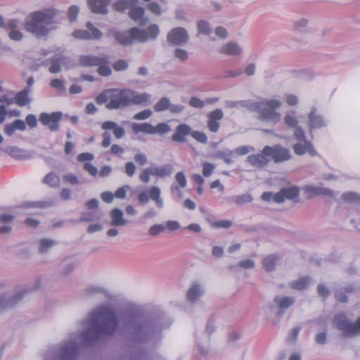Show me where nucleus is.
<instances>
[{
    "mask_svg": "<svg viewBox=\"0 0 360 360\" xmlns=\"http://www.w3.org/2000/svg\"><path fill=\"white\" fill-rule=\"evenodd\" d=\"M164 318L162 312L146 316L139 307H130L120 316V331L131 344L154 347L162 338Z\"/></svg>",
    "mask_w": 360,
    "mask_h": 360,
    "instance_id": "f257e3e1",
    "label": "nucleus"
},
{
    "mask_svg": "<svg viewBox=\"0 0 360 360\" xmlns=\"http://www.w3.org/2000/svg\"><path fill=\"white\" fill-rule=\"evenodd\" d=\"M118 323L115 309L110 304H101L89 313L88 327L79 334V338L84 345H93L101 338L112 335Z\"/></svg>",
    "mask_w": 360,
    "mask_h": 360,
    "instance_id": "f03ea898",
    "label": "nucleus"
},
{
    "mask_svg": "<svg viewBox=\"0 0 360 360\" xmlns=\"http://www.w3.org/2000/svg\"><path fill=\"white\" fill-rule=\"evenodd\" d=\"M58 13L57 9L51 8L33 12L25 21V30L37 37L47 36L57 27Z\"/></svg>",
    "mask_w": 360,
    "mask_h": 360,
    "instance_id": "7ed1b4c3",
    "label": "nucleus"
},
{
    "mask_svg": "<svg viewBox=\"0 0 360 360\" xmlns=\"http://www.w3.org/2000/svg\"><path fill=\"white\" fill-rule=\"evenodd\" d=\"M160 30L157 25H151L147 30L132 27L128 31H119L112 29L108 31V35L113 37L115 41L124 46H130L135 41L145 43L155 39L159 35Z\"/></svg>",
    "mask_w": 360,
    "mask_h": 360,
    "instance_id": "20e7f679",
    "label": "nucleus"
},
{
    "mask_svg": "<svg viewBox=\"0 0 360 360\" xmlns=\"http://www.w3.org/2000/svg\"><path fill=\"white\" fill-rule=\"evenodd\" d=\"M282 105L278 99H264L259 102H250L248 110L258 113L261 120L278 123L281 119V114L276 111Z\"/></svg>",
    "mask_w": 360,
    "mask_h": 360,
    "instance_id": "39448f33",
    "label": "nucleus"
},
{
    "mask_svg": "<svg viewBox=\"0 0 360 360\" xmlns=\"http://www.w3.org/2000/svg\"><path fill=\"white\" fill-rule=\"evenodd\" d=\"M79 345L77 338L70 337L51 349L44 360H77L79 356Z\"/></svg>",
    "mask_w": 360,
    "mask_h": 360,
    "instance_id": "423d86ee",
    "label": "nucleus"
},
{
    "mask_svg": "<svg viewBox=\"0 0 360 360\" xmlns=\"http://www.w3.org/2000/svg\"><path fill=\"white\" fill-rule=\"evenodd\" d=\"M40 281L37 280L32 287L24 288L16 292L0 293V311L17 305L29 292L39 289Z\"/></svg>",
    "mask_w": 360,
    "mask_h": 360,
    "instance_id": "0eeeda50",
    "label": "nucleus"
},
{
    "mask_svg": "<svg viewBox=\"0 0 360 360\" xmlns=\"http://www.w3.org/2000/svg\"><path fill=\"white\" fill-rule=\"evenodd\" d=\"M333 326L342 331L346 338L360 335V316L354 322L344 314H336L333 321Z\"/></svg>",
    "mask_w": 360,
    "mask_h": 360,
    "instance_id": "6e6552de",
    "label": "nucleus"
},
{
    "mask_svg": "<svg viewBox=\"0 0 360 360\" xmlns=\"http://www.w3.org/2000/svg\"><path fill=\"white\" fill-rule=\"evenodd\" d=\"M122 125L129 124L134 133H139L143 132L146 134H166L169 133L171 131L170 126L167 123H159L156 126H153L150 123L144 122V123H135V122H129L128 121L122 122Z\"/></svg>",
    "mask_w": 360,
    "mask_h": 360,
    "instance_id": "1a4fd4ad",
    "label": "nucleus"
},
{
    "mask_svg": "<svg viewBox=\"0 0 360 360\" xmlns=\"http://www.w3.org/2000/svg\"><path fill=\"white\" fill-rule=\"evenodd\" d=\"M129 89H112L110 101L105 105L108 110L123 109L129 106Z\"/></svg>",
    "mask_w": 360,
    "mask_h": 360,
    "instance_id": "9d476101",
    "label": "nucleus"
},
{
    "mask_svg": "<svg viewBox=\"0 0 360 360\" xmlns=\"http://www.w3.org/2000/svg\"><path fill=\"white\" fill-rule=\"evenodd\" d=\"M263 153L268 155V157L271 158L275 163L283 162L290 160L292 158L289 149L281 145L266 146L263 148Z\"/></svg>",
    "mask_w": 360,
    "mask_h": 360,
    "instance_id": "9b49d317",
    "label": "nucleus"
},
{
    "mask_svg": "<svg viewBox=\"0 0 360 360\" xmlns=\"http://www.w3.org/2000/svg\"><path fill=\"white\" fill-rule=\"evenodd\" d=\"M62 116L61 112H41L39 116V122L47 127L52 132H56L59 129V122Z\"/></svg>",
    "mask_w": 360,
    "mask_h": 360,
    "instance_id": "f8f14e48",
    "label": "nucleus"
},
{
    "mask_svg": "<svg viewBox=\"0 0 360 360\" xmlns=\"http://www.w3.org/2000/svg\"><path fill=\"white\" fill-rule=\"evenodd\" d=\"M189 39V36L186 29L177 27L172 29L167 34V40L172 46H184Z\"/></svg>",
    "mask_w": 360,
    "mask_h": 360,
    "instance_id": "ddd939ff",
    "label": "nucleus"
},
{
    "mask_svg": "<svg viewBox=\"0 0 360 360\" xmlns=\"http://www.w3.org/2000/svg\"><path fill=\"white\" fill-rule=\"evenodd\" d=\"M297 142L293 145L294 153L297 155L308 153L310 156H316V151L311 142L307 141L305 136H297Z\"/></svg>",
    "mask_w": 360,
    "mask_h": 360,
    "instance_id": "4468645a",
    "label": "nucleus"
},
{
    "mask_svg": "<svg viewBox=\"0 0 360 360\" xmlns=\"http://www.w3.org/2000/svg\"><path fill=\"white\" fill-rule=\"evenodd\" d=\"M223 117L224 112L220 108H217L207 114V127L212 133H216L218 131L220 127V121Z\"/></svg>",
    "mask_w": 360,
    "mask_h": 360,
    "instance_id": "2eb2a0df",
    "label": "nucleus"
},
{
    "mask_svg": "<svg viewBox=\"0 0 360 360\" xmlns=\"http://www.w3.org/2000/svg\"><path fill=\"white\" fill-rule=\"evenodd\" d=\"M300 195V189L296 186L283 188L274 196V201L282 203L285 199L293 200Z\"/></svg>",
    "mask_w": 360,
    "mask_h": 360,
    "instance_id": "dca6fc26",
    "label": "nucleus"
},
{
    "mask_svg": "<svg viewBox=\"0 0 360 360\" xmlns=\"http://www.w3.org/2000/svg\"><path fill=\"white\" fill-rule=\"evenodd\" d=\"M308 127L311 131L314 129H321L327 125L323 117L317 112L316 108H313L308 114Z\"/></svg>",
    "mask_w": 360,
    "mask_h": 360,
    "instance_id": "f3484780",
    "label": "nucleus"
},
{
    "mask_svg": "<svg viewBox=\"0 0 360 360\" xmlns=\"http://www.w3.org/2000/svg\"><path fill=\"white\" fill-rule=\"evenodd\" d=\"M109 57L107 55L100 56H82L79 58V63L84 67L98 66L102 64H108Z\"/></svg>",
    "mask_w": 360,
    "mask_h": 360,
    "instance_id": "a211bd4d",
    "label": "nucleus"
},
{
    "mask_svg": "<svg viewBox=\"0 0 360 360\" xmlns=\"http://www.w3.org/2000/svg\"><path fill=\"white\" fill-rule=\"evenodd\" d=\"M129 106L131 105H148L151 103V95L148 93L140 94L129 89Z\"/></svg>",
    "mask_w": 360,
    "mask_h": 360,
    "instance_id": "6ab92c4d",
    "label": "nucleus"
},
{
    "mask_svg": "<svg viewBox=\"0 0 360 360\" xmlns=\"http://www.w3.org/2000/svg\"><path fill=\"white\" fill-rule=\"evenodd\" d=\"M295 302V297L291 296L276 295L274 298V303L279 310L278 315L283 314L287 309L294 304Z\"/></svg>",
    "mask_w": 360,
    "mask_h": 360,
    "instance_id": "aec40b11",
    "label": "nucleus"
},
{
    "mask_svg": "<svg viewBox=\"0 0 360 360\" xmlns=\"http://www.w3.org/2000/svg\"><path fill=\"white\" fill-rule=\"evenodd\" d=\"M283 121L287 127L295 129L294 135H304L302 129L299 125L295 110L288 112L284 116Z\"/></svg>",
    "mask_w": 360,
    "mask_h": 360,
    "instance_id": "412c9836",
    "label": "nucleus"
},
{
    "mask_svg": "<svg viewBox=\"0 0 360 360\" xmlns=\"http://www.w3.org/2000/svg\"><path fill=\"white\" fill-rule=\"evenodd\" d=\"M219 52L226 56H238L243 53V49L236 42L229 41L221 46Z\"/></svg>",
    "mask_w": 360,
    "mask_h": 360,
    "instance_id": "4be33fe9",
    "label": "nucleus"
},
{
    "mask_svg": "<svg viewBox=\"0 0 360 360\" xmlns=\"http://www.w3.org/2000/svg\"><path fill=\"white\" fill-rule=\"evenodd\" d=\"M145 10L142 7L138 6L136 5L134 6H131L129 11V15L134 21H139V23L141 25H145L148 22V18L147 17H144Z\"/></svg>",
    "mask_w": 360,
    "mask_h": 360,
    "instance_id": "5701e85b",
    "label": "nucleus"
},
{
    "mask_svg": "<svg viewBox=\"0 0 360 360\" xmlns=\"http://www.w3.org/2000/svg\"><path fill=\"white\" fill-rule=\"evenodd\" d=\"M91 11L97 14H106L110 0H87Z\"/></svg>",
    "mask_w": 360,
    "mask_h": 360,
    "instance_id": "b1692460",
    "label": "nucleus"
},
{
    "mask_svg": "<svg viewBox=\"0 0 360 360\" xmlns=\"http://www.w3.org/2000/svg\"><path fill=\"white\" fill-rule=\"evenodd\" d=\"M268 158V155H264L262 150L261 154L249 155L247 158V162L255 167L263 168L266 167L269 162Z\"/></svg>",
    "mask_w": 360,
    "mask_h": 360,
    "instance_id": "393cba45",
    "label": "nucleus"
},
{
    "mask_svg": "<svg viewBox=\"0 0 360 360\" xmlns=\"http://www.w3.org/2000/svg\"><path fill=\"white\" fill-rule=\"evenodd\" d=\"M1 150L10 155L11 157L19 160H25L31 157L30 152L17 146H6L4 148H1Z\"/></svg>",
    "mask_w": 360,
    "mask_h": 360,
    "instance_id": "a878e982",
    "label": "nucleus"
},
{
    "mask_svg": "<svg viewBox=\"0 0 360 360\" xmlns=\"http://www.w3.org/2000/svg\"><path fill=\"white\" fill-rule=\"evenodd\" d=\"M60 269V274L62 276L66 277L70 276L75 270L76 264L72 257H65L59 264Z\"/></svg>",
    "mask_w": 360,
    "mask_h": 360,
    "instance_id": "bb28decb",
    "label": "nucleus"
},
{
    "mask_svg": "<svg viewBox=\"0 0 360 360\" xmlns=\"http://www.w3.org/2000/svg\"><path fill=\"white\" fill-rule=\"evenodd\" d=\"M303 190L306 193H311L316 195L328 196L330 198H335V193L330 188L316 186L311 185L305 186Z\"/></svg>",
    "mask_w": 360,
    "mask_h": 360,
    "instance_id": "cd10ccee",
    "label": "nucleus"
},
{
    "mask_svg": "<svg viewBox=\"0 0 360 360\" xmlns=\"http://www.w3.org/2000/svg\"><path fill=\"white\" fill-rule=\"evenodd\" d=\"M122 210L118 208L112 209L110 212L111 219L110 225L112 226H124L127 224V220L124 218Z\"/></svg>",
    "mask_w": 360,
    "mask_h": 360,
    "instance_id": "c85d7f7f",
    "label": "nucleus"
},
{
    "mask_svg": "<svg viewBox=\"0 0 360 360\" xmlns=\"http://www.w3.org/2000/svg\"><path fill=\"white\" fill-rule=\"evenodd\" d=\"M101 128L105 131H112L115 136H123L126 133L125 129L122 126H119L116 122L112 121H106L103 122L101 125Z\"/></svg>",
    "mask_w": 360,
    "mask_h": 360,
    "instance_id": "c756f323",
    "label": "nucleus"
},
{
    "mask_svg": "<svg viewBox=\"0 0 360 360\" xmlns=\"http://www.w3.org/2000/svg\"><path fill=\"white\" fill-rule=\"evenodd\" d=\"M203 292L204 290L199 283H193L187 292V299L190 302H195Z\"/></svg>",
    "mask_w": 360,
    "mask_h": 360,
    "instance_id": "7c9ffc66",
    "label": "nucleus"
},
{
    "mask_svg": "<svg viewBox=\"0 0 360 360\" xmlns=\"http://www.w3.org/2000/svg\"><path fill=\"white\" fill-rule=\"evenodd\" d=\"M139 0H117L112 4V6L116 11L124 12L131 6L139 5Z\"/></svg>",
    "mask_w": 360,
    "mask_h": 360,
    "instance_id": "2f4dec72",
    "label": "nucleus"
},
{
    "mask_svg": "<svg viewBox=\"0 0 360 360\" xmlns=\"http://www.w3.org/2000/svg\"><path fill=\"white\" fill-rule=\"evenodd\" d=\"M31 92L30 88H25L19 91L15 97V102L20 106H25L31 102L29 94Z\"/></svg>",
    "mask_w": 360,
    "mask_h": 360,
    "instance_id": "473e14b6",
    "label": "nucleus"
},
{
    "mask_svg": "<svg viewBox=\"0 0 360 360\" xmlns=\"http://www.w3.org/2000/svg\"><path fill=\"white\" fill-rule=\"evenodd\" d=\"M149 199L153 200L158 208H162L164 203L160 198V189L158 186H153L149 190Z\"/></svg>",
    "mask_w": 360,
    "mask_h": 360,
    "instance_id": "72a5a7b5",
    "label": "nucleus"
},
{
    "mask_svg": "<svg viewBox=\"0 0 360 360\" xmlns=\"http://www.w3.org/2000/svg\"><path fill=\"white\" fill-rule=\"evenodd\" d=\"M278 257L275 255H270L263 259V267L268 271H272L275 269Z\"/></svg>",
    "mask_w": 360,
    "mask_h": 360,
    "instance_id": "f704fd0d",
    "label": "nucleus"
},
{
    "mask_svg": "<svg viewBox=\"0 0 360 360\" xmlns=\"http://www.w3.org/2000/svg\"><path fill=\"white\" fill-rule=\"evenodd\" d=\"M205 135L200 131H192L191 128L186 124H180L176 127V133L173 135Z\"/></svg>",
    "mask_w": 360,
    "mask_h": 360,
    "instance_id": "c9c22d12",
    "label": "nucleus"
},
{
    "mask_svg": "<svg viewBox=\"0 0 360 360\" xmlns=\"http://www.w3.org/2000/svg\"><path fill=\"white\" fill-rule=\"evenodd\" d=\"M57 242L50 238H42L39 242V252L41 254H46L48 251L53 247Z\"/></svg>",
    "mask_w": 360,
    "mask_h": 360,
    "instance_id": "e433bc0d",
    "label": "nucleus"
},
{
    "mask_svg": "<svg viewBox=\"0 0 360 360\" xmlns=\"http://www.w3.org/2000/svg\"><path fill=\"white\" fill-rule=\"evenodd\" d=\"M46 204L47 203L46 202H37V201L26 202H24L22 204H20V205L15 206V207L6 208L5 210L10 211L11 212H14V210L18 209V208L27 209V208H31V207H44L46 206Z\"/></svg>",
    "mask_w": 360,
    "mask_h": 360,
    "instance_id": "4c0bfd02",
    "label": "nucleus"
},
{
    "mask_svg": "<svg viewBox=\"0 0 360 360\" xmlns=\"http://www.w3.org/2000/svg\"><path fill=\"white\" fill-rule=\"evenodd\" d=\"M63 57L61 56H53L50 58V63L51 65L49 67V72L53 74L58 73L62 70L60 63L62 61Z\"/></svg>",
    "mask_w": 360,
    "mask_h": 360,
    "instance_id": "58836bf2",
    "label": "nucleus"
},
{
    "mask_svg": "<svg viewBox=\"0 0 360 360\" xmlns=\"http://www.w3.org/2000/svg\"><path fill=\"white\" fill-rule=\"evenodd\" d=\"M209 342L210 340L208 338H199L197 341V347L199 353L202 356H206L209 352Z\"/></svg>",
    "mask_w": 360,
    "mask_h": 360,
    "instance_id": "ea45409f",
    "label": "nucleus"
},
{
    "mask_svg": "<svg viewBox=\"0 0 360 360\" xmlns=\"http://www.w3.org/2000/svg\"><path fill=\"white\" fill-rule=\"evenodd\" d=\"M310 278L309 277H302L290 283V286L295 290H302L307 288Z\"/></svg>",
    "mask_w": 360,
    "mask_h": 360,
    "instance_id": "a19ab883",
    "label": "nucleus"
},
{
    "mask_svg": "<svg viewBox=\"0 0 360 360\" xmlns=\"http://www.w3.org/2000/svg\"><path fill=\"white\" fill-rule=\"evenodd\" d=\"M231 200L236 205H243L251 202L253 200V197L250 193H244L233 196Z\"/></svg>",
    "mask_w": 360,
    "mask_h": 360,
    "instance_id": "79ce46f5",
    "label": "nucleus"
},
{
    "mask_svg": "<svg viewBox=\"0 0 360 360\" xmlns=\"http://www.w3.org/2000/svg\"><path fill=\"white\" fill-rule=\"evenodd\" d=\"M42 182L48 184L51 187H58L59 186L60 179L57 174L50 172L43 179Z\"/></svg>",
    "mask_w": 360,
    "mask_h": 360,
    "instance_id": "37998d69",
    "label": "nucleus"
},
{
    "mask_svg": "<svg viewBox=\"0 0 360 360\" xmlns=\"http://www.w3.org/2000/svg\"><path fill=\"white\" fill-rule=\"evenodd\" d=\"M342 200L346 203L360 204V195L354 192H346L342 195Z\"/></svg>",
    "mask_w": 360,
    "mask_h": 360,
    "instance_id": "c03bdc74",
    "label": "nucleus"
},
{
    "mask_svg": "<svg viewBox=\"0 0 360 360\" xmlns=\"http://www.w3.org/2000/svg\"><path fill=\"white\" fill-rule=\"evenodd\" d=\"M86 293L89 296L103 295L104 297H107L109 295L108 291L105 288L100 286H90L86 289Z\"/></svg>",
    "mask_w": 360,
    "mask_h": 360,
    "instance_id": "a18cd8bd",
    "label": "nucleus"
},
{
    "mask_svg": "<svg viewBox=\"0 0 360 360\" xmlns=\"http://www.w3.org/2000/svg\"><path fill=\"white\" fill-rule=\"evenodd\" d=\"M170 107V100L167 97H162L154 105L155 112H162L169 110Z\"/></svg>",
    "mask_w": 360,
    "mask_h": 360,
    "instance_id": "49530a36",
    "label": "nucleus"
},
{
    "mask_svg": "<svg viewBox=\"0 0 360 360\" xmlns=\"http://www.w3.org/2000/svg\"><path fill=\"white\" fill-rule=\"evenodd\" d=\"M111 90L112 89H106L100 93L95 98L96 103L98 105L107 104L110 101Z\"/></svg>",
    "mask_w": 360,
    "mask_h": 360,
    "instance_id": "de8ad7c7",
    "label": "nucleus"
},
{
    "mask_svg": "<svg viewBox=\"0 0 360 360\" xmlns=\"http://www.w3.org/2000/svg\"><path fill=\"white\" fill-rule=\"evenodd\" d=\"M309 20L307 18H300L293 22V28L295 31L303 32L307 30Z\"/></svg>",
    "mask_w": 360,
    "mask_h": 360,
    "instance_id": "09e8293b",
    "label": "nucleus"
},
{
    "mask_svg": "<svg viewBox=\"0 0 360 360\" xmlns=\"http://www.w3.org/2000/svg\"><path fill=\"white\" fill-rule=\"evenodd\" d=\"M207 221L211 224V226L216 229H229L232 226V221L229 220H220L212 221L209 217L207 218Z\"/></svg>",
    "mask_w": 360,
    "mask_h": 360,
    "instance_id": "8fccbe9b",
    "label": "nucleus"
},
{
    "mask_svg": "<svg viewBox=\"0 0 360 360\" xmlns=\"http://www.w3.org/2000/svg\"><path fill=\"white\" fill-rule=\"evenodd\" d=\"M198 31L204 35H209L211 33V28L207 21L201 20L197 24Z\"/></svg>",
    "mask_w": 360,
    "mask_h": 360,
    "instance_id": "3c124183",
    "label": "nucleus"
},
{
    "mask_svg": "<svg viewBox=\"0 0 360 360\" xmlns=\"http://www.w3.org/2000/svg\"><path fill=\"white\" fill-rule=\"evenodd\" d=\"M250 102H248L246 101H226L224 104L225 107L228 108H235L241 106L248 109V105H250Z\"/></svg>",
    "mask_w": 360,
    "mask_h": 360,
    "instance_id": "603ef678",
    "label": "nucleus"
},
{
    "mask_svg": "<svg viewBox=\"0 0 360 360\" xmlns=\"http://www.w3.org/2000/svg\"><path fill=\"white\" fill-rule=\"evenodd\" d=\"M50 85L52 88L56 89L58 91H65V81L62 79H54L50 82Z\"/></svg>",
    "mask_w": 360,
    "mask_h": 360,
    "instance_id": "864d4df0",
    "label": "nucleus"
},
{
    "mask_svg": "<svg viewBox=\"0 0 360 360\" xmlns=\"http://www.w3.org/2000/svg\"><path fill=\"white\" fill-rule=\"evenodd\" d=\"M174 56L181 62H184L188 58V52L180 48H177L174 51Z\"/></svg>",
    "mask_w": 360,
    "mask_h": 360,
    "instance_id": "5fc2aeb1",
    "label": "nucleus"
},
{
    "mask_svg": "<svg viewBox=\"0 0 360 360\" xmlns=\"http://www.w3.org/2000/svg\"><path fill=\"white\" fill-rule=\"evenodd\" d=\"M165 230V226L163 224H155L149 229L148 233L152 236H157Z\"/></svg>",
    "mask_w": 360,
    "mask_h": 360,
    "instance_id": "6e6d98bb",
    "label": "nucleus"
},
{
    "mask_svg": "<svg viewBox=\"0 0 360 360\" xmlns=\"http://www.w3.org/2000/svg\"><path fill=\"white\" fill-rule=\"evenodd\" d=\"M152 115V111L150 109H146L143 111L136 113L133 119L136 120H144Z\"/></svg>",
    "mask_w": 360,
    "mask_h": 360,
    "instance_id": "4d7b16f0",
    "label": "nucleus"
},
{
    "mask_svg": "<svg viewBox=\"0 0 360 360\" xmlns=\"http://www.w3.org/2000/svg\"><path fill=\"white\" fill-rule=\"evenodd\" d=\"M72 35L77 39H90V32L87 30H77L72 32Z\"/></svg>",
    "mask_w": 360,
    "mask_h": 360,
    "instance_id": "13d9d810",
    "label": "nucleus"
},
{
    "mask_svg": "<svg viewBox=\"0 0 360 360\" xmlns=\"http://www.w3.org/2000/svg\"><path fill=\"white\" fill-rule=\"evenodd\" d=\"M63 179L64 181L70 183L71 185H77L80 183L78 177L71 173L64 174Z\"/></svg>",
    "mask_w": 360,
    "mask_h": 360,
    "instance_id": "bf43d9fd",
    "label": "nucleus"
},
{
    "mask_svg": "<svg viewBox=\"0 0 360 360\" xmlns=\"http://www.w3.org/2000/svg\"><path fill=\"white\" fill-rule=\"evenodd\" d=\"M98 72L100 75L103 77H108L111 75L112 70L108 64L98 65Z\"/></svg>",
    "mask_w": 360,
    "mask_h": 360,
    "instance_id": "052dcab7",
    "label": "nucleus"
},
{
    "mask_svg": "<svg viewBox=\"0 0 360 360\" xmlns=\"http://www.w3.org/2000/svg\"><path fill=\"white\" fill-rule=\"evenodd\" d=\"M315 342L320 345H324L327 341V333L326 331L318 333L314 337Z\"/></svg>",
    "mask_w": 360,
    "mask_h": 360,
    "instance_id": "680f3d73",
    "label": "nucleus"
},
{
    "mask_svg": "<svg viewBox=\"0 0 360 360\" xmlns=\"http://www.w3.org/2000/svg\"><path fill=\"white\" fill-rule=\"evenodd\" d=\"M112 67L115 71H122L128 68V63L126 60L120 59L114 63Z\"/></svg>",
    "mask_w": 360,
    "mask_h": 360,
    "instance_id": "e2e57ef3",
    "label": "nucleus"
},
{
    "mask_svg": "<svg viewBox=\"0 0 360 360\" xmlns=\"http://www.w3.org/2000/svg\"><path fill=\"white\" fill-rule=\"evenodd\" d=\"M215 166L214 165L209 162H204L202 164V174L205 176L207 177L210 176L213 170L214 169Z\"/></svg>",
    "mask_w": 360,
    "mask_h": 360,
    "instance_id": "0e129e2a",
    "label": "nucleus"
},
{
    "mask_svg": "<svg viewBox=\"0 0 360 360\" xmlns=\"http://www.w3.org/2000/svg\"><path fill=\"white\" fill-rule=\"evenodd\" d=\"M335 297L341 302H347L348 300L347 295H346L343 288L336 290Z\"/></svg>",
    "mask_w": 360,
    "mask_h": 360,
    "instance_id": "69168bd1",
    "label": "nucleus"
},
{
    "mask_svg": "<svg viewBox=\"0 0 360 360\" xmlns=\"http://www.w3.org/2000/svg\"><path fill=\"white\" fill-rule=\"evenodd\" d=\"M148 9L153 14L160 16L162 14V9L160 5L156 2H150L148 5Z\"/></svg>",
    "mask_w": 360,
    "mask_h": 360,
    "instance_id": "338daca9",
    "label": "nucleus"
},
{
    "mask_svg": "<svg viewBox=\"0 0 360 360\" xmlns=\"http://www.w3.org/2000/svg\"><path fill=\"white\" fill-rule=\"evenodd\" d=\"M83 168L92 176H96L98 174V169L90 162L84 163L83 165Z\"/></svg>",
    "mask_w": 360,
    "mask_h": 360,
    "instance_id": "774afa93",
    "label": "nucleus"
}]
</instances>
